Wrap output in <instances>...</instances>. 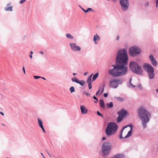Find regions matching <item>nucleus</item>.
<instances>
[{
    "label": "nucleus",
    "mask_w": 158,
    "mask_h": 158,
    "mask_svg": "<svg viewBox=\"0 0 158 158\" xmlns=\"http://www.w3.org/2000/svg\"><path fill=\"white\" fill-rule=\"evenodd\" d=\"M128 58L126 49H119L116 55L115 64H113V68L108 71L109 74L114 77L123 76L127 72V64Z\"/></svg>",
    "instance_id": "f257e3e1"
},
{
    "label": "nucleus",
    "mask_w": 158,
    "mask_h": 158,
    "mask_svg": "<svg viewBox=\"0 0 158 158\" xmlns=\"http://www.w3.org/2000/svg\"><path fill=\"white\" fill-rule=\"evenodd\" d=\"M139 117L141 120V124L144 129L147 127V123L150 121L151 114L143 107H140L138 109Z\"/></svg>",
    "instance_id": "f03ea898"
},
{
    "label": "nucleus",
    "mask_w": 158,
    "mask_h": 158,
    "mask_svg": "<svg viewBox=\"0 0 158 158\" xmlns=\"http://www.w3.org/2000/svg\"><path fill=\"white\" fill-rule=\"evenodd\" d=\"M118 128V126L114 122H110L107 125L105 130V133L108 137L114 134Z\"/></svg>",
    "instance_id": "7ed1b4c3"
},
{
    "label": "nucleus",
    "mask_w": 158,
    "mask_h": 158,
    "mask_svg": "<svg viewBox=\"0 0 158 158\" xmlns=\"http://www.w3.org/2000/svg\"><path fill=\"white\" fill-rule=\"evenodd\" d=\"M129 69L133 73L138 75H141L143 72L141 66L135 61L130 62Z\"/></svg>",
    "instance_id": "20e7f679"
},
{
    "label": "nucleus",
    "mask_w": 158,
    "mask_h": 158,
    "mask_svg": "<svg viewBox=\"0 0 158 158\" xmlns=\"http://www.w3.org/2000/svg\"><path fill=\"white\" fill-rule=\"evenodd\" d=\"M144 70L147 72L149 78L153 79L155 77L154 69L152 65L148 63H144L143 65Z\"/></svg>",
    "instance_id": "39448f33"
},
{
    "label": "nucleus",
    "mask_w": 158,
    "mask_h": 158,
    "mask_svg": "<svg viewBox=\"0 0 158 158\" xmlns=\"http://www.w3.org/2000/svg\"><path fill=\"white\" fill-rule=\"evenodd\" d=\"M112 145L110 143L105 142L102 144L101 147V152L104 156H108L110 153Z\"/></svg>",
    "instance_id": "423d86ee"
},
{
    "label": "nucleus",
    "mask_w": 158,
    "mask_h": 158,
    "mask_svg": "<svg viewBox=\"0 0 158 158\" xmlns=\"http://www.w3.org/2000/svg\"><path fill=\"white\" fill-rule=\"evenodd\" d=\"M129 54L131 57H135L138 56L141 52L140 48L136 46L130 47L128 50Z\"/></svg>",
    "instance_id": "0eeeda50"
},
{
    "label": "nucleus",
    "mask_w": 158,
    "mask_h": 158,
    "mask_svg": "<svg viewBox=\"0 0 158 158\" xmlns=\"http://www.w3.org/2000/svg\"><path fill=\"white\" fill-rule=\"evenodd\" d=\"M119 2L123 11H126L128 9L129 6L128 0H120Z\"/></svg>",
    "instance_id": "6e6552de"
},
{
    "label": "nucleus",
    "mask_w": 158,
    "mask_h": 158,
    "mask_svg": "<svg viewBox=\"0 0 158 158\" xmlns=\"http://www.w3.org/2000/svg\"><path fill=\"white\" fill-rule=\"evenodd\" d=\"M72 50L74 51H79L81 50V48L76 45L75 43H71L69 44Z\"/></svg>",
    "instance_id": "1a4fd4ad"
},
{
    "label": "nucleus",
    "mask_w": 158,
    "mask_h": 158,
    "mask_svg": "<svg viewBox=\"0 0 158 158\" xmlns=\"http://www.w3.org/2000/svg\"><path fill=\"white\" fill-rule=\"evenodd\" d=\"M109 86L110 87L113 88H117L118 87V85H117L116 79H114L111 81L109 83Z\"/></svg>",
    "instance_id": "9d476101"
},
{
    "label": "nucleus",
    "mask_w": 158,
    "mask_h": 158,
    "mask_svg": "<svg viewBox=\"0 0 158 158\" xmlns=\"http://www.w3.org/2000/svg\"><path fill=\"white\" fill-rule=\"evenodd\" d=\"M149 58L152 65L154 66H156L157 63L156 60L154 58L153 55L150 54L149 56Z\"/></svg>",
    "instance_id": "9b49d317"
},
{
    "label": "nucleus",
    "mask_w": 158,
    "mask_h": 158,
    "mask_svg": "<svg viewBox=\"0 0 158 158\" xmlns=\"http://www.w3.org/2000/svg\"><path fill=\"white\" fill-rule=\"evenodd\" d=\"M127 113V112L126 110L123 109H122L118 112V114L119 115L124 118V117L126 115Z\"/></svg>",
    "instance_id": "f8f14e48"
},
{
    "label": "nucleus",
    "mask_w": 158,
    "mask_h": 158,
    "mask_svg": "<svg viewBox=\"0 0 158 158\" xmlns=\"http://www.w3.org/2000/svg\"><path fill=\"white\" fill-rule=\"evenodd\" d=\"M80 109L82 114H85L87 113V110L85 106H80Z\"/></svg>",
    "instance_id": "ddd939ff"
},
{
    "label": "nucleus",
    "mask_w": 158,
    "mask_h": 158,
    "mask_svg": "<svg viewBox=\"0 0 158 158\" xmlns=\"http://www.w3.org/2000/svg\"><path fill=\"white\" fill-rule=\"evenodd\" d=\"M132 79V78H131L130 79L129 82L127 83V85L129 88H131V87L132 88H134L135 87V86L133 85L131 83Z\"/></svg>",
    "instance_id": "4468645a"
},
{
    "label": "nucleus",
    "mask_w": 158,
    "mask_h": 158,
    "mask_svg": "<svg viewBox=\"0 0 158 158\" xmlns=\"http://www.w3.org/2000/svg\"><path fill=\"white\" fill-rule=\"evenodd\" d=\"M124 155L122 154H117L113 156L111 158H124Z\"/></svg>",
    "instance_id": "2eb2a0df"
},
{
    "label": "nucleus",
    "mask_w": 158,
    "mask_h": 158,
    "mask_svg": "<svg viewBox=\"0 0 158 158\" xmlns=\"http://www.w3.org/2000/svg\"><path fill=\"white\" fill-rule=\"evenodd\" d=\"M100 40V37L97 34H96V35H94V38H93V40L95 44H97V42H96V40H97L98 41Z\"/></svg>",
    "instance_id": "dca6fc26"
},
{
    "label": "nucleus",
    "mask_w": 158,
    "mask_h": 158,
    "mask_svg": "<svg viewBox=\"0 0 158 158\" xmlns=\"http://www.w3.org/2000/svg\"><path fill=\"white\" fill-rule=\"evenodd\" d=\"M116 80L117 82V85H118V86L119 85L122 84L123 82V80L122 78L116 79Z\"/></svg>",
    "instance_id": "f3484780"
},
{
    "label": "nucleus",
    "mask_w": 158,
    "mask_h": 158,
    "mask_svg": "<svg viewBox=\"0 0 158 158\" xmlns=\"http://www.w3.org/2000/svg\"><path fill=\"white\" fill-rule=\"evenodd\" d=\"M99 102L101 107L102 108H105V106L104 100L102 99H101L99 101Z\"/></svg>",
    "instance_id": "a211bd4d"
},
{
    "label": "nucleus",
    "mask_w": 158,
    "mask_h": 158,
    "mask_svg": "<svg viewBox=\"0 0 158 158\" xmlns=\"http://www.w3.org/2000/svg\"><path fill=\"white\" fill-rule=\"evenodd\" d=\"M39 126L41 128L43 127V122L39 118H37Z\"/></svg>",
    "instance_id": "6ab92c4d"
},
{
    "label": "nucleus",
    "mask_w": 158,
    "mask_h": 158,
    "mask_svg": "<svg viewBox=\"0 0 158 158\" xmlns=\"http://www.w3.org/2000/svg\"><path fill=\"white\" fill-rule=\"evenodd\" d=\"M106 105L108 109L112 108L113 106V104L112 102H110V103H106Z\"/></svg>",
    "instance_id": "aec40b11"
},
{
    "label": "nucleus",
    "mask_w": 158,
    "mask_h": 158,
    "mask_svg": "<svg viewBox=\"0 0 158 158\" xmlns=\"http://www.w3.org/2000/svg\"><path fill=\"white\" fill-rule=\"evenodd\" d=\"M13 6L10 7H5L4 10L6 11H12Z\"/></svg>",
    "instance_id": "412c9836"
},
{
    "label": "nucleus",
    "mask_w": 158,
    "mask_h": 158,
    "mask_svg": "<svg viewBox=\"0 0 158 158\" xmlns=\"http://www.w3.org/2000/svg\"><path fill=\"white\" fill-rule=\"evenodd\" d=\"M132 131L131 130H130L128 132L127 134L125 136L124 138H127L128 137L132 135Z\"/></svg>",
    "instance_id": "4be33fe9"
},
{
    "label": "nucleus",
    "mask_w": 158,
    "mask_h": 158,
    "mask_svg": "<svg viewBox=\"0 0 158 158\" xmlns=\"http://www.w3.org/2000/svg\"><path fill=\"white\" fill-rule=\"evenodd\" d=\"M123 118V117L118 115V116L117 118V123H120L122 121Z\"/></svg>",
    "instance_id": "5701e85b"
},
{
    "label": "nucleus",
    "mask_w": 158,
    "mask_h": 158,
    "mask_svg": "<svg viewBox=\"0 0 158 158\" xmlns=\"http://www.w3.org/2000/svg\"><path fill=\"white\" fill-rule=\"evenodd\" d=\"M93 75V74L92 73V74H91V75H89L87 79L86 80L87 83H88V82H91V77Z\"/></svg>",
    "instance_id": "b1692460"
},
{
    "label": "nucleus",
    "mask_w": 158,
    "mask_h": 158,
    "mask_svg": "<svg viewBox=\"0 0 158 158\" xmlns=\"http://www.w3.org/2000/svg\"><path fill=\"white\" fill-rule=\"evenodd\" d=\"M98 73H95V74H94L92 80V81H94V80H95L98 77Z\"/></svg>",
    "instance_id": "393cba45"
},
{
    "label": "nucleus",
    "mask_w": 158,
    "mask_h": 158,
    "mask_svg": "<svg viewBox=\"0 0 158 158\" xmlns=\"http://www.w3.org/2000/svg\"><path fill=\"white\" fill-rule=\"evenodd\" d=\"M81 86H82L84 85L85 83V82L83 80L79 81L78 82Z\"/></svg>",
    "instance_id": "a878e982"
},
{
    "label": "nucleus",
    "mask_w": 158,
    "mask_h": 158,
    "mask_svg": "<svg viewBox=\"0 0 158 158\" xmlns=\"http://www.w3.org/2000/svg\"><path fill=\"white\" fill-rule=\"evenodd\" d=\"M84 11L85 13H87L89 11H93V10L90 8H88L87 10H85L83 8H81Z\"/></svg>",
    "instance_id": "bb28decb"
},
{
    "label": "nucleus",
    "mask_w": 158,
    "mask_h": 158,
    "mask_svg": "<svg viewBox=\"0 0 158 158\" xmlns=\"http://www.w3.org/2000/svg\"><path fill=\"white\" fill-rule=\"evenodd\" d=\"M66 36L67 38H69L70 39H73V36L69 34H66Z\"/></svg>",
    "instance_id": "cd10ccee"
},
{
    "label": "nucleus",
    "mask_w": 158,
    "mask_h": 158,
    "mask_svg": "<svg viewBox=\"0 0 158 158\" xmlns=\"http://www.w3.org/2000/svg\"><path fill=\"white\" fill-rule=\"evenodd\" d=\"M71 80L73 82H75L77 83H78L79 81V80L76 78H72Z\"/></svg>",
    "instance_id": "c85d7f7f"
},
{
    "label": "nucleus",
    "mask_w": 158,
    "mask_h": 158,
    "mask_svg": "<svg viewBox=\"0 0 158 158\" xmlns=\"http://www.w3.org/2000/svg\"><path fill=\"white\" fill-rule=\"evenodd\" d=\"M71 93H72L75 91L74 87L73 86L71 87L69 89Z\"/></svg>",
    "instance_id": "c756f323"
},
{
    "label": "nucleus",
    "mask_w": 158,
    "mask_h": 158,
    "mask_svg": "<svg viewBox=\"0 0 158 158\" xmlns=\"http://www.w3.org/2000/svg\"><path fill=\"white\" fill-rule=\"evenodd\" d=\"M97 114L98 116H101L102 118H103V115L99 111H97Z\"/></svg>",
    "instance_id": "7c9ffc66"
},
{
    "label": "nucleus",
    "mask_w": 158,
    "mask_h": 158,
    "mask_svg": "<svg viewBox=\"0 0 158 158\" xmlns=\"http://www.w3.org/2000/svg\"><path fill=\"white\" fill-rule=\"evenodd\" d=\"M115 98H116L118 100L120 101H123V98H121L120 97H115Z\"/></svg>",
    "instance_id": "2f4dec72"
},
{
    "label": "nucleus",
    "mask_w": 158,
    "mask_h": 158,
    "mask_svg": "<svg viewBox=\"0 0 158 158\" xmlns=\"http://www.w3.org/2000/svg\"><path fill=\"white\" fill-rule=\"evenodd\" d=\"M128 126H125V127H123V128H122L121 131H120V132L123 133V130H124V129L125 128H127V127H128Z\"/></svg>",
    "instance_id": "473e14b6"
},
{
    "label": "nucleus",
    "mask_w": 158,
    "mask_h": 158,
    "mask_svg": "<svg viewBox=\"0 0 158 158\" xmlns=\"http://www.w3.org/2000/svg\"><path fill=\"white\" fill-rule=\"evenodd\" d=\"M88 84V87L89 89H91L92 88V85L91 82H88L87 83Z\"/></svg>",
    "instance_id": "72a5a7b5"
},
{
    "label": "nucleus",
    "mask_w": 158,
    "mask_h": 158,
    "mask_svg": "<svg viewBox=\"0 0 158 158\" xmlns=\"http://www.w3.org/2000/svg\"><path fill=\"white\" fill-rule=\"evenodd\" d=\"M122 135H123V133H121V132L120 133V135L119 136V138L120 139H121L124 138V137H123Z\"/></svg>",
    "instance_id": "f704fd0d"
},
{
    "label": "nucleus",
    "mask_w": 158,
    "mask_h": 158,
    "mask_svg": "<svg viewBox=\"0 0 158 158\" xmlns=\"http://www.w3.org/2000/svg\"><path fill=\"white\" fill-rule=\"evenodd\" d=\"M93 98L94 99H95L96 100V101H94V102H95V103H97V102H98V98H97L95 96H94L93 97Z\"/></svg>",
    "instance_id": "c9c22d12"
},
{
    "label": "nucleus",
    "mask_w": 158,
    "mask_h": 158,
    "mask_svg": "<svg viewBox=\"0 0 158 158\" xmlns=\"http://www.w3.org/2000/svg\"><path fill=\"white\" fill-rule=\"evenodd\" d=\"M104 88H105V85L104 84L102 86V90L101 92V94H102L104 91Z\"/></svg>",
    "instance_id": "e433bc0d"
},
{
    "label": "nucleus",
    "mask_w": 158,
    "mask_h": 158,
    "mask_svg": "<svg viewBox=\"0 0 158 158\" xmlns=\"http://www.w3.org/2000/svg\"><path fill=\"white\" fill-rule=\"evenodd\" d=\"M34 78L36 79H38L39 78H41V77L40 76H34Z\"/></svg>",
    "instance_id": "4c0bfd02"
},
{
    "label": "nucleus",
    "mask_w": 158,
    "mask_h": 158,
    "mask_svg": "<svg viewBox=\"0 0 158 158\" xmlns=\"http://www.w3.org/2000/svg\"><path fill=\"white\" fill-rule=\"evenodd\" d=\"M149 5V3L148 2H146L145 3H144V5L145 7H147Z\"/></svg>",
    "instance_id": "58836bf2"
},
{
    "label": "nucleus",
    "mask_w": 158,
    "mask_h": 158,
    "mask_svg": "<svg viewBox=\"0 0 158 158\" xmlns=\"http://www.w3.org/2000/svg\"><path fill=\"white\" fill-rule=\"evenodd\" d=\"M11 3L10 2H9L6 5V6L5 7H10L11 6Z\"/></svg>",
    "instance_id": "ea45409f"
},
{
    "label": "nucleus",
    "mask_w": 158,
    "mask_h": 158,
    "mask_svg": "<svg viewBox=\"0 0 158 158\" xmlns=\"http://www.w3.org/2000/svg\"><path fill=\"white\" fill-rule=\"evenodd\" d=\"M137 87L139 88L140 89H142V87L141 84H139L137 85Z\"/></svg>",
    "instance_id": "a19ab883"
},
{
    "label": "nucleus",
    "mask_w": 158,
    "mask_h": 158,
    "mask_svg": "<svg viewBox=\"0 0 158 158\" xmlns=\"http://www.w3.org/2000/svg\"><path fill=\"white\" fill-rule=\"evenodd\" d=\"M26 0H21L19 2L20 4H22L25 2Z\"/></svg>",
    "instance_id": "79ce46f5"
},
{
    "label": "nucleus",
    "mask_w": 158,
    "mask_h": 158,
    "mask_svg": "<svg viewBox=\"0 0 158 158\" xmlns=\"http://www.w3.org/2000/svg\"><path fill=\"white\" fill-rule=\"evenodd\" d=\"M128 127H130V128H131L130 130H132V129H133V126H132V125H131V124H130V125H128Z\"/></svg>",
    "instance_id": "37998d69"
},
{
    "label": "nucleus",
    "mask_w": 158,
    "mask_h": 158,
    "mask_svg": "<svg viewBox=\"0 0 158 158\" xmlns=\"http://www.w3.org/2000/svg\"><path fill=\"white\" fill-rule=\"evenodd\" d=\"M108 94L106 93L104 94L103 96L105 97H107L108 96Z\"/></svg>",
    "instance_id": "c03bdc74"
},
{
    "label": "nucleus",
    "mask_w": 158,
    "mask_h": 158,
    "mask_svg": "<svg viewBox=\"0 0 158 158\" xmlns=\"http://www.w3.org/2000/svg\"><path fill=\"white\" fill-rule=\"evenodd\" d=\"M41 128L42 129L44 132V133H45L46 132L45 131L44 128V127H41Z\"/></svg>",
    "instance_id": "a18cd8bd"
},
{
    "label": "nucleus",
    "mask_w": 158,
    "mask_h": 158,
    "mask_svg": "<svg viewBox=\"0 0 158 158\" xmlns=\"http://www.w3.org/2000/svg\"><path fill=\"white\" fill-rule=\"evenodd\" d=\"M23 70L24 74H25V70L24 68V67L23 66Z\"/></svg>",
    "instance_id": "49530a36"
},
{
    "label": "nucleus",
    "mask_w": 158,
    "mask_h": 158,
    "mask_svg": "<svg viewBox=\"0 0 158 158\" xmlns=\"http://www.w3.org/2000/svg\"><path fill=\"white\" fill-rule=\"evenodd\" d=\"M39 53L41 54H42V55H43L44 54V52L43 51H40V52H39Z\"/></svg>",
    "instance_id": "de8ad7c7"
},
{
    "label": "nucleus",
    "mask_w": 158,
    "mask_h": 158,
    "mask_svg": "<svg viewBox=\"0 0 158 158\" xmlns=\"http://www.w3.org/2000/svg\"><path fill=\"white\" fill-rule=\"evenodd\" d=\"M0 114H1L3 116L4 115V113L2 111H0Z\"/></svg>",
    "instance_id": "09e8293b"
},
{
    "label": "nucleus",
    "mask_w": 158,
    "mask_h": 158,
    "mask_svg": "<svg viewBox=\"0 0 158 158\" xmlns=\"http://www.w3.org/2000/svg\"><path fill=\"white\" fill-rule=\"evenodd\" d=\"M85 95L86 96H89L90 95V94L89 93H88L86 92V94H85Z\"/></svg>",
    "instance_id": "8fccbe9b"
},
{
    "label": "nucleus",
    "mask_w": 158,
    "mask_h": 158,
    "mask_svg": "<svg viewBox=\"0 0 158 158\" xmlns=\"http://www.w3.org/2000/svg\"><path fill=\"white\" fill-rule=\"evenodd\" d=\"M106 139V137H103L102 138V140H105Z\"/></svg>",
    "instance_id": "3c124183"
},
{
    "label": "nucleus",
    "mask_w": 158,
    "mask_h": 158,
    "mask_svg": "<svg viewBox=\"0 0 158 158\" xmlns=\"http://www.w3.org/2000/svg\"><path fill=\"white\" fill-rule=\"evenodd\" d=\"M99 91H100V89L96 93V95H98V93H99Z\"/></svg>",
    "instance_id": "603ef678"
},
{
    "label": "nucleus",
    "mask_w": 158,
    "mask_h": 158,
    "mask_svg": "<svg viewBox=\"0 0 158 158\" xmlns=\"http://www.w3.org/2000/svg\"><path fill=\"white\" fill-rule=\"evenodd\" d=\"M119 39V35H118L117 37V38H116V40H118Z\"/></svg>",
    "instance_id": "864d4df0"
},
{
    "label": "nucleus",
    "mask_w": 158,
    "mask_h": 158,
    "mask_svg": "<svg viewBox=\"0 0 158 158\" xmlns=\"http://www.w3.org/2000/svg\"><path fill=\"white\" fill-rule=\"evenodd\" d=\"M88 73V72H86L85 73H84V75L85 76H86Z\"/></svg>",
    "instance_id": "5fc2aeb1"
},
{
    "label": "nucleus",
    "mask_w": 158,
    "mask_h": 158,
    "mask_svg": "<svg viewBox=\"0 0 158 158\" xmlns=\"http://www.w3.org/2000/svg\"><path fill=\"white\" fill-rule=\"evenodd\" d=\"M46 152H47V153H48V155L50 156V157H51L50 154L47 151H46Z\"/></svg>",
    "instance_id": "6e6d98bb"
},
{
    "label": "nucleus",
    "mask_w": 158,
    "mask_h": 158,
    "mask_svg": "<svg viewBox=\"0 0 158 158\" xmlns=\"http://www.w3.org/2000/svg\"><path fill=\"white\" fill-rule=\"evenodd\" d=\"M32 55H30V57L31 58H32Z\"/></svg>",
    "instance_id": "4d7b16f0"
},
{
    "label": "nucleus",
    "mask_w": 158,
    "mask_h": 158,
    "mask_svg": "<svg viewBox=\"0 0 158 158\" xmlns=\"http://www.w3.org/2000/svg\"><path fill=\"white\" fill-rule=\"evenodd\" d=\"M114 2H115L117 0H112Z\"/></svg>",
    "instance_id": "13d9d810"
},
{
    "label": "nucleus",
    "mask_w": 158,
    "mask_h": 158,
    "mask_svg": "<svg viewBox=\"0 0 158 158\" xmlns=\"http://www.w3.org/2000/svg\"><path fill=\"white\" fill-rule=\"evenodd\" d=\"M31 55H32L33 53V52L32 51H31L30 52Z\"/></svg>",
    "instance_id": "bf43d9fd"
},
{
    "label": "nucleus",
    "mask_w": 158,
    "mask_h": 158,
    "mask_svg": "<svg viewBox=\"0 0 158 158\" xmlns=\"http://www.w3.org/2000/svg\"><path fill=\"white\" fill-rule=\"evenodd\" d=\"M41 78L44 80H46V79L44 77H41Z\"/></svg>",
    "instance_id": "052dcab7"
},
{
    "label": "nucleus",
    "mask_w": 158,
    "mask_h": 158,
    "mask_svg": "<svg viewBox=\"0 0 158 158\" xmlns=\"http://www.w3.org/2000/svg\"><path fill=\"white\" fill-rule=\"evenodd\" d=\"M156 92H158V88L157 89H156Z\"/></svg>",
    "instance_id": "680f3d73"
},
{
    "label": "nucleus",
    "mask_w": 158,
    "mask_h": 158,
    "mask_svg": "<svg viewBox=\"0 0 158 158\" xmlns=\"http://www.w3.org/2000/svg\"><path fill=\"white\" fill-rule=\"evenodd\" d=\"M158 6V3L156 4V7H157Z\"/></svg>",
    "instance_id": "e2e57ef3"
},
{
    "label": "nucleus",
    "mask_w": 158,
    "mask_h": 158,
    "mask_svg": "<svg viewBox=\"0 0 158 158\" xmlns=\"http://www.w3.org/2000/svg\"><path fill=\"white\" fill-rule=\"evenodd\" d=\"M77 74L76 73H73V75H74V76H75V75H76Z\"/></svg>",
    "instance_id": "0e129e2a"
},
{
    "label": "nucleus",
    "mask_w": 158,
    "mask_h": 158,
    "mask_svg": "<svg viewBox=\"0 0 158 158\" xmlns=\"http://www.w3.org/2000/svg\"><path fill=\"white\" fill-rule=\"evenodd\" d=\"M86 92H85L84 91V92H83V94H86Z\"/></svg>",
    "instance_id": "69168bd1"
},
{
    "label": "nucleus",
    "mask_w": 158,
    "mask_h": 158,
    "mask_svg": "<svg viewBox=\"0 0 158 158\" xmlns=\"http://www.w3.org/2000/svg\"><path fill=\"white\" fill-rule=\"evenodd\" d=\"M41 155H42V156H43V153H41Z\"/></svg>",
    "instance_id": "338daca9"
},
{
    "label": "nucleus",
    "mask_w": 158,
    "mask_h": 158,
    "mask_svg": "<svg viewBox=\"0 0 158 158\" xmlns=\"http://www.w3.org/2000/svg\"><path fill=\"white\" fill-rule=\"evenodd\" d=\"M43 156V157L44 158H45L44 157V156Z\"/></svg>",
    "instance_id": "774afa93"
}]
</instances>
